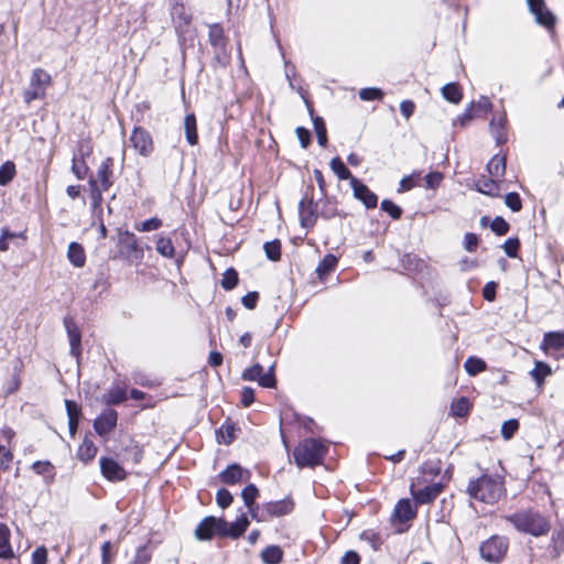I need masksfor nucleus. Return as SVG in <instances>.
Masks as SVG:
<instances>
[{
  "label": "nucleus",
  "instance_id": "f257e3e1",
  "mask_svg": "<svg viewBox=\"0 0 564 564\" xmlns=\"http://www.w3.org/2000/svg\"><path fill=\"white\" fill-rule=\"evenodd\" d=\"M519 532L539 538L551 531L550 519L538 510L528 508L505 517Z\"/></svg>",
  "mask_w": 564,
  "mask_h": 564
},
{
  "label": "nucleus",
  "instance_id": "f03ea898",
  "mask_svg": "<svg viewBox=\"0 0 564 564\" xmlns=\"http://www.w3.org/2000/svg\"><path fill=\"white\" fill-rule=\"evenodd\" d=\"M466 491L470 498L487 505L496 503L506 494L502 478L487 474L469 480Z\"/></svg>",
  "mask_w": 564,
  "mask_h": 564
},
{
  "label": "nucleus",
  "instance_id": "7ed1b4c3",
  "mask_svg": "<svg viewBox=\"0 0 564 564\" xmlns=\"http://www.w3.org/2000/svg\"><path fill=\"white\" fill-rule=\"evenodd\" d=\"M325 454V445L316 438H305L293 451L295 464L300 468L319 465Z\"/></svg>",
  "mask_w": 564,
  "mask_h": 564
},
{
  "label": "nucleus",
  "instance_id": "20e7f679",
  "mask_svg": "<svg viewBox=\"0 0 564 564\" xmlns=\"http://www.w3.org/2000/svg\"><path fill=\"white\" fill-rule=\"evenodd\" d=\"M208 41L214 48L213 64L225 68L229 64L230 57L226 52L227 42L220 24L214 23L209 25Z\"/></svg>",
  "mask_w": 564,
  "mask_h": 564
},
{
  "label": "nucleus",
  "instance_id": "39448f33",
  "mask_svg": "<svg viewBox=\"0 0 564 564\" xmlns=\"http://www.w3.org/2000/svg\"><path fill=\"white\" fill-rule=\"evenodd\" d=\"M51 84V75L43 68H35L30 78V87L23 93L24 101L29 105L35 99H44Z\"/></svg>",
  "mask_w": 564,
  "mask_h": 564
},
{
  "label": "nucleus",
  "instance_id": "423d86ee",
  "mask_svg": "<svg viewBox=\"0 0 564 564\" xmlns=\"http://www.w3.org/2000/svg\"><path fill=\"white\" fill-rule=\"evenodd\" d=\"M508 550V540L505 536L492 535L480 544V556L490 563L500 562Z\"/></svg>",
  "mask_w": 564,
  "mask_h": 564
},
{
  "label": "nucleus",
  "instance_id": "0eeeda50",
  "mask_svg": "<svg viewBox=\"0 0 564 564\" xmlns=\"http://www.w3.org/2000/svg\"><path fill=\"white\" fill-rule=\"evenodd\" d=\"M118 245L121 254L131 260L141 261L144 256L143 248L139 245L138 238L129 230L118 229Z\"/></svg>",
  "mask_w": 564,
  "mask_h": 564
},
{
  "label": "nucleus",
  "instance_id": "6e6552de",
  "mask_svg": "<svg viewBox=\"0 0 564 564\" xmlns=\"http://www.w3.org/2000/svg\"><path fill=\"white\" fill-rule=\"evenodd\" d=\"M225 529V519L216 517L204 518L195 529V536L199 541H208L214 535L220 536V531Z\"/></svg>",
  "mask_w": 564,
  "mask_h": 564
},
{
  "label": "nucleus",
  "instance_id": "1a4fd4ad",
  "mask_svg": "<svg viewBox=\"0 0 564 564\" xmlns=\"http://www.w3.org/2000/svg\"><path fill=\"white\" fill-rule=\"evenodd\" d=\"M129 140L133 149L144 158L149 156L154 150L151 134L142 127H134Z\"/></svg>",
  "mask_w": 564,
  "mask_h": 564
},
{
  "label": "nucleus",
  "instance_id": "9d476101",
  "mask_svg": "<svg viewBox=\"0 0 564 564\" xmlns=\"http://www.w3.org/2000/svg\"><path fill=\"white\" fill-rule=\"evenodd\" d=\"M63 323L69 341V354L78 360L82 355L80 329L76 322L69 316H66Z\"/></svg>",
  "mask_w": 564,
  "mask_h": 564
},
{
  "label": "nucleus",
  "instance_id": "9b49d317",
  "mask_svg": "<svg viewBox=\"0 0 564 564\" xmlns=\"http://www.w3.org/2000/svg\"><path fill=\"white\" fill-rule=\"evenodd\" d=\"M299 216L303 228L308 229L315 225L319 213L317 212V205L314 203L312 197L306 196L301 199L299 204Z\"/></svg>",
  "mask_w": 564,
  "mask_h": 564
},
{
  "label": "nucleus",
  "instance_id": "f8f14e48",
  "mask_svg": "<svg viewBox=\"0 0 564 564\" xmlns=\"http://www.w3.org/2000/svg\"><path fill=\"white\" fill-rule=\"evenodd\" d=\"M531 13L534 14L535 21L551 30L555 25V17L545 8L543 0H527Z\"/></svg>",
  "mask_w": 564,
  "mask_h": 564
},
{
  "label": "nucleus",
  "instance_id": "ddd939ff",
  "mask_svg": "<svg viewBox=\"0 0 564 564\" xmlns=\"http://www.w3.org/2000/svg\"><path fill=\"white\" fill-rule=\"evenodd\" d=\"M117 421V411L113 409H106L94 421V429L98 435L104 436L110 433L116 427Z\"/></svg>",
  "mask_w": 564,
  "mask_h": 564
},
{
  "label": "nucleus",
  "instance_id": "4468645a",
  "mask_svg": "<svg viewBox=\"0 0 564 564\" xmlns=\"http://www.w3.org/2000/svg\"><path fill=\"white\" fill-rule=\"evenodd\" d=\"M350 186L354 191V196L360 200L366 208L371 209L377 207L378 196L371 192L367 185L361 183L356 177H351Z\"/></svg>",
  "mask_w": 564,
  "mask_h": 564
},
{
  "label": "nucleus",
  "instance_id": "2eb2a0df",
  "mask_svg": "<svg viewBox=\"0 0 564 564\" xmlns=\"http://www.w3.org/2000/svg\"><path fill=\"white\" fill-rule=\"evenodd\" d=\"M442 490L443 485L440 482H434L417 490L415 489L414 485H411L410 487L411 495L417 505L431 503L437 498Z\"/></svg>",
  "mask_w": 564,
  "mask_h": 564
},
{
  "label": "nucleus",
  "instance_id": "dca6fc26",
  "mask_svg": "<svg viewBox=\"0 0 564 564\" xmlns=\"http://www.w3.org/2000/svg\"><path fill=\"white\" fill-rule=\"evenodd\" d=\"M99 464L102 476L110 481H120L127 477L123 467L112 458L101 457Z\"/></svg>",
  "mask_w": 564,
  "mask_h": 564
},
{
  "label": "nucleus",
  "instance_id": "f3484780",
  "mask_svg": "<svg viewBox=\"0 0 564 564\" xmlns=\"http://www.w3.org/2000/svg\"><path fill=\"white\" fill-rule=\"evenodd\" d=\"M218 477L221 482L232 486L241 481L248 480L250 477V473L248 470H245L238 464H231L225 470H223Z\"/></svg>",
  "mask_w": 564,
  "mask_h": 564
},
{
  "label": "nucleus",
  "instance_id": "a211bd4d",
  "mask_svg": "<svg viewBox=\"0 0 564 564\" xmlns=\"http://www.w3.org/2000/svg\"><path fill=\"white\" fill-rule=\"evenodd\" d=\"M249 525V520L246 513H241L240 517L232 523H228L225 520V529L220 531V538L237 539L241 536Z\"/></svg>",
  "mask_w": 564,
  "mask_h": 564
},
{
  "label": "nucleus",
  "instance_id": "6ab92c4d",
  "mask_svg": "<svg viewBox=\"0 0 564 564\" xmlns=\"http://www.w3.org/2000/svg\"><path fill=\"white\" fill-rule=\"evenodd\" d=\"M294 508V503L291 499H282L278 501H270L263 506L264 511L270 517H282L289 514Z\"/></svg>",
  "mask_w": 564,
  "mask_h": 564
},
{
  "label": "nucleus",
  "instance_id": "aec40b11",
  "mask_svg": "<svg viewBox=\"0 0 564 564\" xmlns=\"http://www.w3.org/2000/svg\"><path fill=\"white\" fill-rule=\"evenodd\" d=\"M113 159L106 158L99 165L97 171V180L100 182L101 188L108 191L112 185V167Z\"/></svg>",
  "mask_w": 564,
  "mask_h": 564
},
{
  "label": "nucleus",
  "instance_id": "412c9836",
  "mask_svg": "<svg viewBox=\"0 0 564 564\" xmlns=\"http://www.w3.org/2000/svg\"><path fill=\"white\" fill-rule=\"evenodd\" d=\"M11 532L6 523L0 522V558L10 560L14 556V552L10 544Z\"/></svg>",
  "mask_w": 564,
  "mask_h": 564
},
{
  "label": "nucleus",
  "instance_id": "4be33fe9",
  "mask_svg": "<svg viewBox=\"0 0 564 564\" xmlns=\"http://www.w3.org/2000/svg\"><path fill=\"white\" fill-rule=\"evenodd\" d=\"M32 470L44 477V482L50 485L55 479V467L50 460H36L31 466Z\"/></svg>",
  "mask_w": 564,
  "mask_h": 564
},
{
  "label": "nucleus",
  "instance_id": "5701e85b",
  "mask_svg": "<svg viewBox=\"0 0 564 564\" xmlns=\"http://www.w3.org/2000/svg\"><path fill=\"white\" fill-rule=\"evenodd\" d=\"M496 177L481 176L476 182V189L485 195L498 197L499 196V183L495 180Z\"/></svg>",
  "mask_w": 564,
  "mask_h": 564
},
{
  "label": "nucleus",
  "instance_id": "b1692460",
  "mask_svg": "<svg viewBox=\"0 0 564 564\" xmlns=\"http://www.w3.org/2000/svg\"><path fill=\"white\" fill-rule=\"evenodd\" d=\"M394 516L402 522L415 518L416 511L409 499H400L394 508Z\"/></svg>",
  "mask_w": 564,
  "mask_h": 564
},
{
  "label": "nucleus",
  "instance_id": "393cba45",
  "mask_svg": "<svg viewBox=\"0 0 564 564\" xmlns=\"http://www.w3.org/2000/svg\"><path fill=\"white\" fill-rule=\"evenodd\" d=\"M89 153H90L89 149L87 151H84L83 148H80V150H79L80 159H78L77 155L73 156L72 171L78 180H84L87 176L89 169H88L87 164L85 163L84 158H85V155H89Z\"/></svg>",
  "mask_w": 564,
  "mask_h": 564
},
{
  "label": "nucleus",
  "instance_id": "a878e982",
  "mask_svg": "<svg viewBox=\"0 0 564 564\" xmlns=\"http://www.w3.org/2000/svg\"><path fill=\"white\" fill-rule=\"evenodd\" d=\"M67 258L74 267H84L86 262V256L82 245L77 242H70L67 250Z\"/></svg>",
  "mask_w": 564,
  "mask_h": 564
},
{
  "label": "nucleus",
  "instance_id": "bb28decb",
  "mask_svg": "<svg viewBox=\"0 0 564 564\" xmlns=\"http://www.w3.org/2000/svg\"><path fill=\"white\" fill-rule=\"evenodd\" d=\"M542 348L547 350L552 348L554 350L564 349V333L550 332L544 335Z\"/></svg>",
  "mask_w": 564,
  "mask_h": 564
},
{
  "label": "nucleus",
  "instance_id": "cd10ccee",
  "mask_svg": "<svg viewBox=\"0 0 564 564\" xmlns=\"http://www.w3.org/2000/svg\"><path fill=\"white\" fill-rule=\"evenodd\" d=\"M506 120V116L503 115L497 121L492 119L489 123L491 134L497 144H502L507 141V133L505 130Z\"/></svg>",
  "mask_w": 564,
  "mask_h": 564
},
{
  "label": "nucleus",
  "instance_id": "c85d7f7f",
  "mask_svg": "<svg viewBox=\"0 0 564 564\" xmlns=\"http://www.w3.org/2000/svg\"><path fill=\"white\" fill-rule=\"evenodd\" d=\"M97 454V447L89 438H85L77 451V457L84 463L90 462Z\"/></svg>",
  "mask_w": 564,
  "mask_h": 564
},
{
  "label": "nucleus",
  "instance_id": "c756f323",
  "mask_svg": "<svg viewBox=\"0 0 564 564\" xmlns=\"http://www.w3.org/2000/svg\"><path fill=\"white\" fill-rule=\"evenodd\" d=\"M441 94L444 99L452 104H458L463 98L460 87L457 83H448L444 85L441 89Z\"/></svg>",
  "mask_w": 564,
  "mask_h": 564
},
{
  "label": "nucleus",
  "instance_id": "7c9ffc66",
  "mask_svg": "<svg viewBox=\"0 0 564 564\" xmlns=\"http://www.w3.org/2000/svg\"><path fill=\"white\" fill-rule=\"evenodd\" d=\"M487 171L491 177H502L506 172V158L495 155L487 164Z\"/></svg>",
  "mask_w": 564,
  "mask_h": 564
},
{
  "label": "nucleus",
  "instance_id": "2f4dec72",
  "mask_svg": "<svg viewBox=\"0 0 564 564\" xmlns=\"http://www.w3.org/2000/svg\"><path fill=\"white\" fill-rule=\"evenodd\" d=\"M184 130L187 142L191 145H195L198 142L196 118L193 113L186 115L184 119Z\"/></svg>",
  "mask_w": 564,
  "mask_h": 564
},
{
  "label": "nucleus",
  "instance_id": "473e14b6",
  "mask_svg": "<svg viewBox=\"0 0 564 564\" xmlns=\"http://www.w3.org/2000/svg\"><path fill=\"white\" fill-rule=\"evenodd\" d=\"M282 557L283 552L276 545L267 546L261 553V558L265 564H279Z\"/></svg>",
  "mask_w": 564,
  "mask_h": 564
},
{
  "label": "nucleus",
  "instance_id": "72a5a7b5",
  "mask_svg": "<svg viewBox=\"0 0 564 564\" xmlns=\"http://www.w3.org/2000/svg\"><path fill=\"white\" fill-rule=\"evenodd\" d=\"M155 249L162 257L171 259L175 256V248L173 246L172 239L169 237L160 236L156 240Z\"/></svg>",
  "mask_w": 564,
  "mask_h": 564
},
{
  "label": "nucleus",
  "instance_id": "f704fd0d",
  "mask_svg": "<svg viewBox=\"0 0 564 564\" xmlns=\"http://www.w3.org/2000/svg\"><path fill=\"white\" fill-rule=\"evenodd\" d=\"M550 546L554 557H558L564 552V527L553 531Z\"/></svg>",
  "mask_w": 564,
  "mask_h": 564
},
{
  "label": "nucleus",
  "instance_id": "c9c22d12",
  "mask_svg": "<svg viewBox=\"0 0 564 564\" xmlns=\"http://www.w3.org/2000/svg\"><path fill=\"white\" fill-rule=\"evenodd\" d=\"M552 372L551 367L543 362L536 361L534 368L531 370V376L536 382L538 386H541L544 382V379L550 376Z\"/></svg>",
  "mask_w": 564,
  "mask_h": 564
},
{
  "label": "nucleus",
  "instance_id": "e433bc0d",
  "mask_svg": "<svg viewBox=\"0 0 564 564\" xmlns=\"http://www.w3.org/2000/svg\"><path fill=\"white\" fill-rule=\"evenodd\" d=\"M127 400V392L122 388H112L104 395V401L108 405H116Z\"/></svg>",
  "mask_w": 564,
  "mask_h": 564
},
{
  "label": "nucleus",
  "instance_id": "4c0bfd02",
  "mask_svg": "<svg viewBox=\"0 0 564 564\" xmlns=\"http://www.w3.org/2000/svg\"><path fill=\"white\" fill-rule=\"evenodd\" d=\"M330 169L338 176L339 180H349L351 182V173L346 167L340 158L336 156L330 160Z\"/></svg>",
  "mask_w": 564,
  "mask_h": 564
},
{
  "label": "nucleus",
  "instance_id": "58836bf2",
  "mask_svg": "<svg viewBox=\"0 0 564 564\" xmlns=\"http://www.w3.org/2000/svg\"><path fill=\"white\" fill-rule=\"evenodd\" d=\"M486 362L477 357H469L464 364L466 372L470 376H476L486 369Z\"/></svg>",
  "mask_w": 564,
  "mask_h": 564
},
{
  "label": "nucleus",
  "instance_id": "ea45409f",
  "mask_svg": "<svg viewBox=\"0 0 564 564\" xmlns=\"http://www.w3.org/2000/svg\"><path fill=\"white\" fill-rule=\"evenodd\" d=\"M258 496H259V490H258L257 486L253 484L247 485L241 491V498L245 502V506L248 509H251V507L254 506Z\"/></svg>",
  "mask_w": 564,
  "mask_h": 564
},
{
  "label": "nucleus",
  "instance_id": "a19ab883",
  "mask_svg": "<svg viewBox=\"0 0 564 564\" xmlns=\"http://www.w3.org/2000/svg\"><path fill=\"white\" fill-rule=\"evenodd\" d=\"M313 126L317 137V142L321 147H325L327 143V130L325 122L322 117L313 118Z\"/></svg>",
  "mask_w": 564,
  "mask_h": 564
},
{
  "label": "nucleus",
  "instance_id": "79ce46f5",
  "mask_svg": "<svg viewBox=\"0 0 564 564\" xmlns=\"http://www.w3.org/2000/svg\"><path fill=\"white\" fill-rule=\"evenodd\" d=\"M15 175V165L11 161L4 162L0 166V185L4 186L12 181Z\"/></svg>",
  "mask_w": 564,
  "mask_h": 564
},
{
  "label": "nucleus",
  "instance_id": "37998d69",
  "mask_svg": "<svg viewBox=\"0 0 564 564\" xmlns=\"http://www.w3.org/2000/svg\"><path fill=\"white\" fill-rule=\"evenodd\" d=\"M337 265V258L334 254H326L316 268L318 275H324L333 271Z\"/></svg>",
  "mask_w": 564,
  "mask_h": 564
},
{
  "label": "nucleus",
  "instance_id": "c03bdc74",
  "mask_svg": "<svg viewBox=\"0 0 564 564\" xmlns=\"http://www.w3.org/2000/svg\"><path fill=\"white\" fill-rule=\"evenodd\" d=\"M265 256L271 261H278L281 258V242L275 239L272 241H268L263 246Z\"/></svg>",
  "mask_w": 564,
  "mask_h": 564
},
{
  "label": "nucleus",
  "instance_id": "a18cd8bd",
  "mask_svg": "<svg viewBox=\"0 0 564 564\" xmlns=\"http://www.w3.org/2000/svg\"><path fill=\"white\" fill-rule=\"evenodd\" d=\"M238 283V273L235 269L229 268L225 271L221 279V288L229 291L232 290Z\"/></svg>",
  "mask_w": 564,
  "mask_h": 564
},
{
  "label": "nucleus",
  "instance_id": "49530a36",
  "mask_svg": "<svg viewBox=\"0 0 564 564\" xmlns=\"http://www.w3.org/2000/svg\"><path fill=\"white\" fill-rule=\"evenodd\" d=\"M361 541L367 542L373 551H378L382 544V541L376 532L372 530H365L359 535Z\"/></svg>",
  "mask_w": 564,
  "mask_h": 564
},
{
  "label": "nucleus",
  "instance_id": "de8ad7c7",
  "mask_svg": "<svg viewBox=\"0 0 564 564\" xmlns=\"http://www.w3.org/2000/svg\"><path fill=\"white\" fill-rule=\"evenodd\" d=\"M162 226V220L158 217H152L142 223L135 224L134 228L140 232H148L159 229Z\"/></svg>",
  "mask_w": 564,
  "mask_h": 564
},
{
  "label": "nucleus",
  "instance_id": "09e8293b",
  "mask_svg": "<svg viewBox=\"0 0 564 564\" xmlns=\"http://www.w3.org/2000/svg\"><path fill=\"white\" fill-rule=\"evenodd\" d=\"M469 411V402L467 398L462 397L452 404V413L454 416L463 417Z\"/></svg>",
  "mask_w": 564,
  "mask_h": 564
},
{
  "label": "nucleus",
  "instance_id": "8fccbe9b",
  "mask_svg": "<svg viewBox=\"0 0 564 564\" xmlns=\"http://www.w3.org/2000/svg\"><path fill=\"white\" fill-rule=\"evenodd\" d=\"M505 204L513 213L520 212L522 208V200L518 193L510 192L505 195Z\"/></svg>",
  "mask_w": 564,
  "mask_h": 564
},
{
  "label": "nucleus",
  "instance_id": "3c124183",
  "mask_svg": "<svg viewBox=\"0 0 564 564\" xmlns=\"http://www.w3.org/2000/svg\"><path fill=\"white\" fill-rule=\"evenodd\" d=\"M381 209L388 213L392 219H400L402 216V209L390 199H383L380 205Z\"/></svg>",
  "mask_w": 564,
  "mask_h": 564
},
{
  "label": "nucleus",
  "instance_id": "603ef678",
  "mask_svg": "<svg viewBox=\"0 0 564 564\" xmlns=\"http://www.w3.org/2000/svg\"><path fill=\"white\" fill-rule=\"evenodd\" d=\"M234 497L226 488H220L216 492V502L221 509L228 508L232 503Z\"/></svg>",
  "mask_w": 564,
  "mask_h": 564
},
{
  "label": "nucleus",
  "instance_id": "864d4df0",
  "mask_svg": "<svg viewBox=\"0 0 564 564\" xmlns=\"http://www.w3.org/2000/svg\"><path fill=\"white\" fill-rule=\"evenodd\" d=\"M359 97L361 100L365 101L380 100L383 97V93L381 89L375 87L362 88L359 91Z\"/></svg>",
  "mask_w": 564,
  "mask_h": 564
},
{
  "label": "nucleus",
  "instance_id": "5fc2aeb1",
  "mask_svg": "<svg viewBox=\"0 0 564 564\" xmlns=\"http://www.w3.org/2000/svg\"><path fill=\"white\" fill-rule=\"evenodd\" d=\"M258 383L263 388H274L276 386L273 365L265 373L262 372V375L259 377Z\"/></svg>",
  "mask_w": 564,
  "mask_h": 564
},
{
  "label": "nucleus",
  "instance_id": "6e6d98bb",
  "mask_svg": "<svg viewBox=\"0 0 564 564\" xmlns=\"http://www.w3.org/2000/svg\"><path fill=\"white\" fill-rule=\"evenodd\" d=\"M519 429V422L516 419L505 421L501 425V435L505 440H510Z\"/></svg>",
  "mask_w": 564,
  "mask_h": 564
},
{
  "label": "nucleus",
  "instance_id": "4d7b16f0",
  "mask_svg": "<svg viewBox=\"0 0 564 564\" xmlns=\"http://www.w3.org/2000/svg\"><path fill=\"white\" fill-rule=\"evenodd\" d=\"M89 187H90V196H91V200H93V206L97 207L102 202L104 189L101 188V186L100 187L98 186L97 181L94 178L89 180Z\"/></svg>",
  "mask_w": 564,
  "mask_h": 564
},
{
  "label": "nucleus",
  "instance_id": "13d9d810",
  "mask_svg": "<svg viewBox=\"0 0 564 564\" xmlns=\"http://www.w3.org/2000/svg\"><path fill=\"white\" fill-rule=\"evenodd\" d=\"M491 230L498 236H505L509 231V224L500 216L494 218L490 224Z\"/></svg>",
  "mask_w": 564,
  "mask_h": 564
},
{
  "label": "nucleus",
  "instance_id": "bf43d9fd",
  "mask_svg": "<svg viewBox=\"0 0 564 564\" xmlns=\"http://www.w3.org/2000/svg\"><path fill=\"white\" fill-rule=\"evenodd\" d=\"M263 372V367L260 364H254L242 372V379L246 381H258Z\"/></svg>",
  "mask_w": 564,
  "mask_h": 564
},
{
  "label": "nucleus",
  "instance_id": "052dcab7",
  "mask_svg": "<svg viewBox=\"0 0 564 564\" xmlns=\"http://www.w3.org/2000/svg\"><path fill=\"white\" fill-rule=\"evenodd\" d=\"M520 241L518 238H509L505 241L502 248L506 254L510 258H514L518 254Z\"/></svg>",
  "mask_w": 564,
  "mask_h": 564
},
{
  "label": "nucleus",
  "instance_id": "680f3d73",
  "mask_svg": "<svg viewBox=\"0 0 564 564\" xmlns=\"http://www.w3.org/2000/svg\"><path fill=\"white\" fill-rule=\"evenodd\" d=\"M337 215H339V213L337 210L336 204L330 200H325L319 212V216L325 219H329Z\"/></svg>",
  "mask_w": 564,
  "mask_h": 564
},
{
  "label": "nucleus",
  "instance_id": "e2e57ef3",
  "mask_svg": "<svg viewBox=\"0 0 564 564\" xmlns=\"http://www.w3.org/2000/svg\"><path fill=\"white\" fill-rule=\"evenodd\" d=\"M65 406H66L68 420H73V419L79 420V417L82 415V410L76 402H74L72 400H66Z\"/></svg>",
  "mask_w": 564,
  "mask_h": 564
},
{
  "label": "nucleus",
  "instance_id": "0e129e2a",
  "mask_svg": "<svg viewBox=\"0 0 564 564\" xmlns=\"http://www.w3.org/2000/svg\"><path fill=\"white\" fill-rule=\"evenodd\" d=\"M479 243V239L476 234L467 232L464 237V248L468 252L476 251Z\"/></svg>",
  "mask_w": 564,
  "mask_h": 564
},
{
  "label": "nucleus",
  "instance_id": "69168bd1",
  "mask_svg": "<svg viewBox=\"0 0 564 564\" xmlns=\"http://www.w3.org/2000/svg\"><path fill=\"white\" fill-rule=\"evenodd\" d=\"M32 564H46L47 563V550L45 546L36 547L32 553Z\"/></svg>",
  "mask_w": 564,
  "mask_h": 564
},
{
  "label": "nucleus",
  "instance_id": "338daca9",
  "mask_svg": "<svg viewBox=\"0 0 564 564\" xmlns=\"http://www.w3.org/2000/svg\"><path fill=\"white\" fill-rule=\"evenodd\" d=\"M151 560V554L145 546H140L137 550L134 560L131 564H148Z\"/></svg>",
  "mask_w": 564,
  "mask_h": 564
},
{
  "label": "nucleus",
  "instance_id": "774afa93",
  "mask_svg": "<svg viewBox=\"0 0 564 564\" xmlns=\"http://www.w3.org/2000/svg\"><path fill=\"white\" fill-rule=\"evenodd\" d=\"M297 139L301 143V147L303 149H306L311 143V133L310 131L304 127H297L296 130Z\"/></svg>",
  "mask_w": 564,
  "mask_h": 564
}]
</instances>
